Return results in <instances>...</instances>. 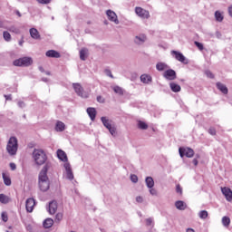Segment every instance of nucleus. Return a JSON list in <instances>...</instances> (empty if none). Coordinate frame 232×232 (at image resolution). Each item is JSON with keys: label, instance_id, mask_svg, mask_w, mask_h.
I'll return each instance as SVG.
<instances>
[{"label": "nucleus", "instance_id": "f257e3e1", "mask_svg": "<svg viewBox=\"0 0 232 232\" xmlns=\"http://www.w3.org/2000/svg\"><path fill=\"white\" fill-rule=\"evenodd\" d=\"M50 168H52V163H46L38 175V186L40 191L44 193L50 189V179L48 178V169H50Z\"/></svg>", "mask_w": 232, "mask_h": 232}, {"label": "nucleus", "instance_id": "f03ea898", "mask_svg": "<svg viewBox=\"0 0 232 232\" xmlns=\"http://www.w3.org/2000/svg\"><path fill=\"white\" fill-rule=\"evenodd\" d=\"M33 160L36 166H46V164H51L48 161V156L43 149H34L33 151Z\"/></svg>", "mask_w": 232, "mask_h": 232}, {"label": "nucleus", "instance_id": "7ed1b4c3", "mask_svg": "<svg viewBox=\"0 0 232 232\" xmlns=\"http://www.w3.org/2000/svg\"><path fill=\"white\" fill-rule=\"evenodd\" d=\"M19 148V144L16 137H11L6 145V151L10 155V157H14L17 155V150Z\"/></svg>", "mask_w": 232, "mask_h": 232}, {"label": "nucleus", "instance_id": "20e7f679", "mask_svg": "<svg viewBox=\"0 0 232 232\" xmlns=\"http://www.w3.org/2000/svg\"><path fill=\"white\" fill-rule=\"evenodd\" d=\"M33 63H34V60L32 59V57H28V56L16 59L13 62L14 66H18V67H28V66H32Z\"/></svg>", "mask_w": 232, "mask_h": 232}, {"label": "nucleus", "instance_id": "39448f33", "mask_svg": "<svg viewBox=\"0 0 232 232\" xmlns=\"http://www.w3.org/2000/svg\"><path fill=\"white\" fill-rule=\"evenodd\" d=\"M101 121L103 126L110 131L111 135L114 136L115 133H117V129L115 128V125L111 124V120L103 116L101 118Z\"/></svg>", "mask_w": 232, "mask_h": 232}, {"label": "nucleus", "instance_id": "423d86ee", "mask_svg": "<svg viewBox=\"0 0 232 232\" xmlns=\"http://www.w3.org/2000/svg\"><path fill=\"white\" fill-rule=\"evenodd\" d=\"M72 88L79 97H82V99H88V92H84V89L80 85V83H73Z\"/></svg>", "mask_w": 232, "mask_h": 232}, {"label": "nucleus", "instance_id": "0eeeda50", "mask_svg": "<svg viewBox=\"0 0 232 232\" xmlns=\"http://www.w3.org/2000/svg\"><path fill=\"white\" fill-rule=\"evenodd\" d=\"M179 157H181V159L184 157H187L188 159H191L193 155H195V150H193V149L191 148L180 147L179 149Z\"/></svg>", "mask_w": 232, "mask_h": 232}, {"label": "nucleus", "instance_id": "6e6552de", "mask_svg": "<svg viewBox=\"0 0 232 232\" xmlns=\"http://www.w3.org/2000/svg\"><path fill=\"white\" fill-rule=\"evenodd\" d=\"M170 53L179 63H182L183 64H188L189 61L188 59H186V56H184V54H182V53L178 52V51H171Z\"/></svg>", "mask_w": 232, "mask_h": 232}, {"label": "nucleus", "instance_id": "1a4fd4ad", "mask_svg": "<svg viewBox=\"0 0 232 232\" xmlns=\"http://www.w3.org/2000/svg\"><path fill=\"white\" fill-rule=\"evenodd\" d=\"M163 77L167 81H175V79H177V72H175L173 69H167L163 72Z\"/></svg>", "mask_w": 232, "mask_h": 232}, {"label": "nucleus", "instance_id": "9d476101", "mask_svg": "<svg viewBox=\"0 0 232 232\" xmlns=\"http://www.w3.org/2000/svg\"><path fill=\"white\" fill-rule=\"evenodd\" d=\"M135 12L141 19H150V11L142 9V7H136Z\"/></svg>", "mask_w": 232, "mask_h": 232}, {"label": "nucleus", "instance_id": "9b49d317", "mask_svg": "<svg viewBox=\"0 0 232 232\" xmlns=\"http://www.w3.org/2000/svg\"><path fill=\"white\" fill-rule=\"evenodd\" d=\"M35 207V199L34 198H29L25 201V208L27 213H32L34 211V208Z\"/></svg>", "mask_w": 232, "mask_h": 232}, {"label": "nucleus", "instance_id": "f8f14e48", "mask_svg": "<svg viewBox=\"0 0 232 232\" xmlns=\"http://www.w3.org/2000/svg\"><path fill=\"white\" fill-rule=\"evenodd\" d=\"M109 21H111V23H114V24H119V18L117 17V14L111 10H107L106 12Z\"/></svg>", "mask_w": 232, "mask_h": 232}, {"label": "nucleus", "instance_id": "ddd939ff", "mask_svg": "<svg viewBox=\"0 0 232 232\" xmlns=\"http://www.w3.org/2000/svg\"><path fill=\"white\" fill-rule=\"evenodd\" d=\"M146 41H148V37L146 36V34H139L134 37V43L138 46H141V44H144Z\"/></svg>", "mask_w": 232, "mask_h": 232}, {"label": "nucleus", "instance_id": "4468645a", "mask_svg": "<svg viewBox=\"0 0 232 232\" xmlns=\"http://www.w3.org/2000/svg\"><path fill=\"white\" fill-rule=\"evenodd\" d=\"M221 192L225 195L228 202H232V190L229 188H221Z\"/></svg>", "mask_w": 232, "mask_h": 232}, {"label": "nucleus", "instance_id": "2eb2a0df", "mask_svg": "<svg viewBox=\"0 0 232 232\" xmlns=\"http://www.w3.org/2000/svg\"><path fill=\"white\" fill-rule=\"evenodd\" d=\"M56 212H57V201L53 200L49 202L48 213H50V215H55Z\"/></svg>", "mask_w": 232, "mask_h": 232}, {"label": "nucleus", "instance_id": "dca6fc26", "mask_svg": "<svg viewBox=\"0 0 232 232\" xmlns=\"http://www.w3.org/2000/svg\"><path fill=\"white\" fill-rule=\"evenodd\" d=\"M64 169L66 170V177L69 180H73V172L72 171V166L70 163L64 164Z\"/></svg>", "mask_w": 232, "mask_h": 232}, {"label": "nucleus", "instance_id": "f3484780", "mask_svg": "<svg viewBox=\"0 0 232 232\" xmlns=\"http://www.w3.org/2000/svg\"><path fill=\"white\" fill-rule=\"evenodd\" d=\"M46 57H51L53 59H59L61 58V53L55 50H49L45 53Z\"/></svg>", "mask_w": 232, "mask_h": 232}, {"label": "nucleus", "instance_id": "a211bd4d", "mask_svg": "<svg viewBox=\"0 0 232 232\" xmlns=\"http://www.w3.org/2000/svg\"><path fill=\"white\" fill-rule=\"evenodd\" d=\"M57 157L62 162L68 163V156L66 155V152H64L63 150L59 149L57 150Z\"/></svg>", "mask_w": 232, "mask_h": 232}, {"label": "nucleus", "instance_id": "6ab92c4d", "mask_svg": "<svg viewBox=\"0 0 232 232\" xmlns=\"http://www.w3.org/2000/svg\"><path fill=\"white\" fill-rule=\"evenodd\" d=\"M216 86H217L218 90H219L220 92L224 93V95H227L229 90L227 89L226 84H224V83H222L220 82H218L216 83Z\"/></svg>", "mask_w": 232, "mask_h": 232}, {"label": "nucleus", "instance_id": "aec40b11", "mask_svg": "<svg viewBox=\"0 0 232 232\" xmlns=\"http://www.w3.org/2000/svg\"><path fill=\"white\" fill-rule=\"evenodd\" d=\"M88 55H90V51L88 50V48L86 47L82 48L80 51L81 61H86V59H88Z\"/></svg>", "mask_w": 232, "mask_h": 232}, {"label": "nucleus", "instance_id": "412c9836", "mask_svg": "<svg viewBox=\"0 0 232 232\" xmlns=\"http://www.w3.org/2000/svg\"><path fill=\"white\" fill-rule=\"evenodd\" d=\"M30 35L32 39L39 40L41 39V34H39V31L36 28H31L29 30Z\"/></svg>", "mask_w": 232, "mask_h": 232}, {"label": "nucleus", "instance_id": "4be33fe9", "mask_svg": "<svg viewBox=\"0 0 232 232\" xmlns=\"http://www.w3.org/2000/svg\"><path fill=\"white\" fill-rule=\"evenodd\" d=\"M87 113L91 119V121H95V117H97V111L93 107L87 108Z\"/></svg>", "mask_w": 232, "mask_h": 232}, {"label": "nucleus", "instance_id": "5701e85b", "mask_svg": "<svg viewBox=\"0 0 232 232\" xmlns=\"http://www.w3.org/2000/svg\"><path fill=\"white\" fill-rule=\"evenodd\" d=\"M140 81L143 82V84H150V82L153 81V78L150 74H142L140 76Z\"/></svg>", "mask_w": 232, "mask_h": 232}, {"label": "nucleus", "instance_id": "b1692460", "mask_svg": "<svg viewBox=\"0 0 232 232\" xmlns=\"http://www.w3.org/2000/svg\"><path fill=\"white\" fill-rule=\"evenodd\" d=\"M169 68V66L163 62H160L156 64V70L158 72H164V70H168Z\"/></svg>", "mask_w": 232, "mask_h": 232}, {"label": "nucleus", "instance_id": "393cba45", "mask_svg": "<svg viewBox=\"0 0 232 232\" xmlns=\"http://www.w3.org/2000/svg\"><path fill=\"white\" fill-rule=\"evenodd\" d=\"M175 206H176L177 209H179V211H184V209H186V208H188V205H186V203L182 200L176 201Z\"/></svg>", "mask_w": 232, "mask_h": 232}, {"label": "nucleus", "instance_id": "a878e982", "mask_svg": "<svg viewBox=\"0 0 232 232\" xmlns=\"http://www.w3.org/2000/svg\"><path fill=\"white\" fill-rule=\"evenodd\" d=\"M145 183L149 189H151V188H154L155 186V180H153V178L150 176L145 179Z\"/></svg>", "mask_w": 232, "mask_h": 232}, {"label": "nucleus", "instance_id": "bb28decb", "mask_svg": "<svg viewBox=\"0 0 232 232\" xmlns=\"http://www.w3.org/2000/svg\"><path fill=\"white\" fill-rule=\"evenodd\" d=\"M55 130L57 131H64V130H66V125L64 124V122L58 121L55 125Z\"/></svg>", "mask_w": 232, "mask_h": 232}, {"label": "nucleus", "instance_id": "cd10ccee", "mask_svg": "<svg viewBox=\"0 0 232 232\" xmlns=\"http://www.w3.org/2000/svg\"><path fill=\"white\" fill-rule=\"evenodd\" d=\"M169 87H170V90L172 92H174V93H179V92H180V90H181L180 85H179L175 82H170Z\"/></svg>", "mask_w": 232, "mask_h": 232}, {"label": "nucleus", "instance_id": "c85d7f7f", "mask_svg": "<svg viewBox=\"0 0 232 232\" xmlns=\"http://www.w3.org/2000/svg\"><path fill=\"white\" fill-rule=\"evenodd\" d=\"M215 19L218 23H222L224 21V14L220 11H216L215 12Z\"/></svg>", "mask_w": 232, "mask_h": 232}, {"label": "nucleus", "instance_id": "c756f323", "mask_svg": "<svg viewBox=\"0 0 232 232\" xmlns=\"http://www.w3.org/2000/svg\"><path fill=\"white\" fill-rule=\"evenodd\" d=\"M11 201H12V199L8 196H6L5 194H0L1 204H8V202H11Z\"/></svg>", "mask_w": 232, "mask_h": 232}, {"label": "nucleus", "instance_id": "7c9ffc66", "mask_svg": "<svg viewBox=\"0 0 232 232\" xmlns=\"http://www.w3.org/2000/svg\"><path fill=\"white\" fill-rule=\"evenodd\" d=\"M52 226H53V219L46 218L44 221V227H45V229H50V227H52Z\"/></svg>", "mask_w": 232, "mask_h": 232}, {"label": "nucleus", "instance_id": "2f4dec72", "mask_svg": "<svg viewBox=\"0 0 232 232\" xmlns=\"http://www.w3.org/2000/svg\"><path fill=\"white\" fill-rule=\"evenodd\" d=\"M4 184L5 186H12V179H10L9 176H7L5 173L2 174Z\"/></svg>", "mask_w": 232, "mask_h": 232}, {"label": "nucleus", "instance_id": "473e14b6", "mask_svg": "<svg viewBox=\"0 0 232 232\" xmlns=\"http://www.w3.org/2000/svg\"><path fill=\"white\" fill-rule=\"evenodd\" d=\"M3 37L7 43H10V41H12V35L7 31H4Z\"/></svg>", "mask_w": 232, "mask_h": 232}, {"label": "nucleus", "instance_id": "72a5a7b5", "mask_svg": "<svg viewBox=\"0 0 232 232\" xmlns=\"http://www.w3.org/2000/svg\"><path fill=\"white\" fill-rule=\"evenodd\" d=\"M222 224L223 226H225V227H227V226H229V224H231V219L228 217H223L222 218Z\"/></svg>", "mask_w": 232, "mask_h": 232}, {"label": "nucleus", "instance_id": "f704fd0d", "mask_svg": "<svg viewBox=\"0 0 232 232\" xmlns=\"http://www.w3.org/2000/svg\"><path fill=\"white\" fill-rule=\"evenodd\" d=\"M138 128L140 130H146L148 128V124L142 121H138Z\"/></svg>", "mask_w": 232, "mask_h": 232}, {"label": "nucleus", "instance_id": "c9c22d12", "mask_svg": "<svg viewBox=\"0 0 232 232\" xmlns=\"http://www.w3.org/2000/svg\"><path fill=\"white\" fill-rule=\"evenodd\" d=\"M113 92L118 93V95H124V90H122V88H121L119 86H114L113 87Z\"/></svg>", "mask_w": 232, "mask_h": 232}, {"label": "nucleus", "instance_id": "e433bc0d", "mask_svg": "<svg viewBox=\"0 0 232 232\" xmlns=\"http://www.w3.org/2000/svg\"><path fill=\"white\" fill-rule=\"evenodd\" d=\"M208 211L207 210H201L199 213H198V217L199 218H202L203 220H206V218L208 217Z\"/></svg>", "mask_w": 232, "mask_h": 232}, {"label": "nucleus", "instance_id": "4c0bfd02", "mask_svg": "<svg viewBox=\"0 0 232 232\" xmlns=\"http://www.w3.org/2000/svg\"><path fill=\"white\" fill-rule=\"evenodd\" d=\"M194 44H195V46H197V48H198L200 52H202V50H204V44H203L202 43L195 41V42H194Z\"/></svg>", "mask_w": 232, "mask_h": 232}, {"label": "nucleus", "instance_id": "58836bf2", "mask_svg": "<svg viewBox=\"0 0 232 232\" xmlns=\"http://www.w3.org/2000/svg\"><path fill=\"white\" fill-rule=\"evenodd\" d=\"M130 180L133 182V184H137L139 182V177L135 174L130 175Z\"/></svg>", "mask_w": 232, "mask_h": 232}, {"label": "nucleus", "instance_id": "ea45409f", "mask_svg": "<svg viewBox=\"0 0 232 232\" xmlns=\"http://www.w3.org/2000/svg\"><path fill=\"white\" fill-rule=\"evenodd\" d=\"M9 32H13V34H19V29L14 25L10 26L8 28Z\"/></svg>", "mask_w": 232, "mask_h": 232}, {"label": "nucleus", "instance_id": "a19ab883", "mask_svg": "<svg viewBox=\"0 0 232 232\" xmlns=\"http://www.w3.org/2000/svg\"><path fill=\"white\" fill-rule=\"evenodd\" d=\"M1 217L3 222H8V214H6V212H2Z\"/></svg>", "mask_w": 232, "mask_h": 232}, {"label": "nucleus", "instance_id": "79ce46f5", "mask_svg": "<svg viewBox=\"0 0 232 232\" xmlns=\"http://www.w3.org/2000/svg\"><path fill=\"white\" fill-rule=\"evenodd\" d=\"M208 133H209V135H212V136L217 135V130L215 129V127H210L208 129Z\"/></svg>", "mask_w": 232, "mask_h": 232}, {"label": "nucleus", "instance_id": "37998d69", "mask_svg": "<svg viewBox=\"0 0 232 232\" xmlns=\"http://www.w3.org/2000/svg\"><path fill=\"white\" fill-rule=\"evenodd\" d=\"M40 5H50L52 0H36Z\"/></svg>", "mask_w": 232, "mask_h": 232}, {"label": "nucleus", "instance_id": "c03bdc74", "mask_svg": "<svg viewBox=\"0 0 232 232\" xmlns=\"http://www.w3.org/2000/svg\"><path fill=\"white\" fill-rule=\"evenodd\" d=\"M63 220V213H58L55 216V222H60Z\"/></svg>", "mask_w": 232, "mask_h": 232}, {"label": "nucleus", "instance_id": "a18cd8bd", "mask_svg": "<svg viewBox=\"0 0 232 232\" xmlns=\"http://www.w3.org/2000/svg\"><path fill=\"white\" fill-rule=\"evenodd\" d=\"M205 75H207V77H208L209 79L215 78V75L213 74V72H211V71H206Z\"/></svg>", "mask_w": 232, "mask_h": 232}, {"label": "nucleus", "instance_id": "49530a36", "mask_svg": "<svg viewBox=\"0 0 232 232\" xmlns=\"http://www.w3.org/2000/svg\"><path fill=\"white\" fill-rule=\"evenodd\" d=\"M105 75H107V77H111V79H113V74L111 73V71L109 69H105Z\"/></svg>", "mask_w": 232, "mask_h": 232}, {"label": "nucleus", "instance_id": "de8ad7c7", "mask_svg": "<svg viewBox=\"0 0 232 232\" xmlns=\"http://www.w3.org/2000/svg\"><path fill=\"white\" fill-rule=\"evenodd\" d=\"M150 195H152L153 197H157V189H155V188H150Z\"/></svg>", "mask_w": 232, "mask_h": 232}, {"label": "nucleus", "instance_id": "09e8293b", "mask_svg": "<svg viewBox=\"0 0 232 232\" xmlns=\"http://www.w3.org/2000/svg\"><path fill=\"white\" fill-rule=\"evenodd\" d=\"M176 192L179 193V195H182V187H180V185L176 186Z\"/></svg>", "mask_w": 232, "mask_h": 232}, {"label": "nucleus", "instance_id": "8fccbe9b", "mask_svg": "<svg viewBox=\"0 0 232 232\" xmlns=\"http://www.w3.org/2000/svg\"><path fill=\"white\" fill-rule=\"evenodd\" d=\"M153 224V218H149L146 219V226H151Z\"/></svg>", "mask_w": 232, "mask_h": 232}, {"label": "nucleus", "instance_id": "3c124183", "mask_svg": "<svg viewBox=\"0 0 232 232\" xmlns=\"http://www.w3.org/2000/svg\"><path fill=\"white\" fill-rule=\"evenodd\" d=\"M18 107L19 108H24L26 106V103H24V102H18L17 103Z\"/></svg>", "mask_w": 232, "mask_h": 232}, {"label": "nucleus", "instance_id": "603ef678", "mask_svg": "<svg viewBox=\"0 0 232 232\" xmlns=\"http://www.w3.org/2000/svg\"><path fill=\"white\" fill-rule=\"evenodd\" d=\"M215 35L217 39H222V33H220V31H217Z\"/></svg>", "mask_w": 232, "mask_h": 232}, {"label": "nucleus", "instance_id": "864d4df0", "mask_svg": "<svg viewBox=\"0 0 232 232\" xmlns=\"http://www.w3.org/2000/svg\"><path fill=\"white\" fill-rule=\"evenodd\" d=\"M97 102L102 104L104 103V98L102 96H97Z\"/></svg>", "mask_w": 232, "mask_h": 232}, {"label": "nucleus", "instance_id": "5fc2aeb1", "mask_svg": "<svg viewBox=\"0 0 232 232\" xmlns=\"http://www.w3.org/2000/svg\"><path fill=\"white\" fill-rule=\"evenodd\" d=\"M143 198H142V197H140V196H138L137 198H136V202H139V204H142V202H143Z\"/></svg>", "mask_w": 232, "mask_h": 232}, {"label": "nucleus", "instance_id": "6e6d98bb", "mask_svg": "<svg viewBox=\"0 0 232 232\" xmlns=\"http://www.w3.org/2000/svg\"><path fill=\"white\" fill-rule=\"evenodd\" d=\"M10 168L12 171H15V169H17V166L15 165V163H10Z\"/></svg>", "mask_w": 232, "mask_h": 232}, {"label": "nucleus", "instance_id": "4d7b16f0", "mask_svg": "<svg viewBox=\"0 0 232 232\" xmlns=\"http://www.w3.org/2000/svg\"><path fill=\"white\" fill-rule=\"evenodd\" d=\"M4 97L5 101H12V94H8V95L5 94Z\"/></svg>", "mask_w": 232, "mask_h": 232}, {"label": "nucleus", "instance_id": "13d9d810", "mask_svg": "<svg viewBox=\"0 0 232 232\" xmlns=\"http://www.w3.org/2000/svg\"><path fill=\"white\" fill-rule=\"evenodd\" d=\"M194 166H198V160H197V158H194L192 160Z\"/></svg>", "mask_w": 232, "mask_h": 232}, {"label": "nucleus", "instance_id": "bf43d9fd", "mask_svg": "<svg viewBox=\"0 0 232 232\" xmlns=\"http://www.w3.org/2000/svg\"><path fill=\"white\" fill-rule=\"evenodd\" d=\"M228 14L232 17V6L228 7Z\"/></svg>", "mask_w": 232, "mask_h": 232}, {"label": "nucleus", "instance_id": "052dcab7", "mask_svg": "<svg viewBox=\"0 0 232 232\" xmlns=\"http://www.w3.org/2000/svg\"><path fill=\"white\" fill-rule=\"evenodd\" d=\"M186 232H195V229H193V228H187Z\"/></svg>", "mask_w": 232, "mask_h": 232}, {"label": "nucleus", "instance_id": "680f3d73", "mask_svg": "<svg viewBox=\"0 0 232 232\" xmlns=\"http://www.w3.org/2000/svg\"><path fill=\"white\" fill-rule=\"evenodd\" d=\"M24 43V40L19 41V43H18L19 46H23Z\"/></svg>", "mask_w": 232, "mask_h": 232}, {"label": "nucleus", "instance_id": "e2e57ef3", "mask_svg": "<svg viewBox=\"0 0 232 232\" xmlns=\"http://www.w3.org/2000/svg\"><path fill=\"white\" fill-rule=\"evenodd\" d=\"M15 14H16V15H18V17H21V15H22V14H21V12H19V11H17V10L15 11Z\"/></svg>", "mask_w": 232, "mask_h": 232}, {"label": "nucleus", "instance_id": "0e129e2a", "mask_svg": "<svg viewBox=\"0 0 232 232\" xmlns=\"http://www.w3.org/2000/svg\"><path fill=\"white\" fill-rule=\"evenodd\" d=\"M39 70H40V72H44V68H43V67H39Z\"/></svg>", "mask_w": 232, "mask_h": 232}, {"label": "nucleus", "instance_id": "69168bd1", "mask_svg": "<svg viewBox=\"0 0 232 232\" xmlns=\"http://www.w3.org/2000/svg\"><path fill=\"white\" fill-rule=\"evenodd\" d=\"M27 229L32 230V226H27Z\"/></svg>", "mask_w": 232, "mask_h": 232}, {"label": "nucleus", "instance_id": "338daca9", "mask_svg": "<svg viewBox=\"0 0 232 232\" xmlns=\"http://www.w3.org/2000/svg\"><path fill=\"white\" fill-rule=\"evenodd\" d=\"M195 159H200V155L196 154V158Z\"/></svg>", "mask_w": 232, "mask_h": 232}, {"label": "nucleus", "instance_id": "774afa93", "mask_svg": "<svg viewBox=\"0 0 232 232\" xmlns=\"http://www.w3.org/2000/svg\"><path fill=\"white\" fill-rule=\"evenodd\" d=\"M46 75H50V72H46Z\"/></svg>", "mask_w": 232, "mask_h": 232}]
</instances>
